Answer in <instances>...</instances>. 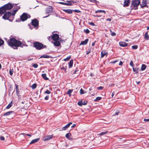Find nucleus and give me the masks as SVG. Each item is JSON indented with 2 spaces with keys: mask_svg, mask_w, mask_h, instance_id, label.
<instances>
[{
  "mask_svg": "<svg viewBox=\"0 0 149 149\" xmlns=\"http://www.w3.org/2000/svg\"><path fill=\"white\" fill-rule=\"evenodd\" d=\"M103 13L105 14L106 13V12H105V11H104V10H96L95 12V13Z\"/></svg>",
  "mask_w": 149,
  "mask_h": 149,
  "instance_id": "28",
  "label": "nucleus"
},
{
  "mask_svg": "<svg viewBox=\"0 0 149 149\" xmlns=\"http://www.w3.org/2000/svg\"><path fill=\"white\" fill-rule=\"evenodd\" d=\"M15 90H16V93L18 94L19 93V92L18 91V86L17 85H15Z\"/></svg>",
  "mask_w": 149,
  "mask_h": 149,
  "instance_id": "31",
  "label": "nucleus"
},
{
  "mask_svg": "<svg viewBox=\"0 0 149 149\" xmlns=\"http://www.w3.org/2000/svg\"><path fill=\"white\" fill-rule=\"evenodd\" d=\"M54 41V42H53L52 43L54 44L55 46H59L60 45V42L58 40Z\"/></svg>",
  "mask_w": 149,
  "mask_h": 149,
  "instance_id": "17",
  "label": "nucleus"
},
{
  "mask_svg": "<svg viewBox=\"0 0 149 149\" xmlns=\"http://www.w3.org/2000/svg\"><path fill=\"white\" fill-rule=\"evenodd\" d=\"M82 104V101H79L77 103L80 106H81L82 105H83V104Z\"/></svg>",
  "mask_w": 149,
  "mask_h": 149,
  "instance_id": "34",
  "label": "nucleus"
},
{
  "mask_svg": "<svg viewBox=\"0 0 149 149\" xmlns=\"http://www.w3.org/2000/svg\"><path fill=\"white\" fill-rule=\"evenodd\" d=\"M33 66L35 68H36L38 67V65L37 64H34Z\"/></svg>",
  "mask_w": 149,
  "mask_h": 149,
  "instance_id": "46",
  "label": "nucleus"
},
{
  "mask_svg": "<svg viewBox=\"0 0 149 149\" xmlns=\"http://www.w3.org/2000/svg\"><path fill=\"white\" fill-rule=\"evenodd\" d=\"M3 41L2 40L0 39V46L2 45L3 44Z\"/></svg>",
  "mask_w": 149,
  "mask_h": 149,
  "instance_id": "39",
  "label": "nucleus"
},
{
  "mask_svg": "<svg viewBox=\"0 0 149 149\" xmlns=\"http://www.w3.org/2000/svg\"><path fill=\"white\" fill-rule=\"evenodd\" d=\"M68 128L67 126L65 125L62 128V129L63 130H66Z\"/></svg>",
  "mask_w": 149,
  "mask_h": 149,
  "instance_id": "47",
  "label": "nucleus"
},
{
  "mask_svg": "<svg viewBox=\"0 0 149 149\" xmlns=\"http://www.w3.org/2000/svg\"><path fill=\"white\" fill-rule=\"evenodd\" d=\"M73 90L70 89L68 91H67V94H68L70 97L71 96V93L72 92Z\"/></svg>",
  "mask_w": 149,
  "mask_h": 149,
  "instance_id": "27",
  "label": "nucleus"
},
{
  "mask_svg": "<svg viewBox=\"0 0 149 149\" xmlns=\"http://www.w3.org/2000/svg\"><path fill=\"white\" fill-rule=\"evenodd\" d=\"M87 102H88L86 101H84V102H82V104H83V105H85L87 104Z\"/></svg>",
  "mask_w": 149,
  "mask_h": 149,
  "instance_id": "45",
  "label": "nucleus"
},
{
  "mask_svg": "<svg viewBox=\"0 0 149 149\" xmlns=\"http://www.w3.org/2000/svg\"><path fill=\"white\" fill-rule=\"evenodd\" d=\"M89 24L92 26H94L95 25V24L93 22H91L89 23Z\"/></svg>",
  "mask_w": 149,
  "mask_h": 149,
  "instance_id": "55",
  "label": "nucleus"
},
{
  "mask_svg": "<svg viewBox=\"0 0 149 149\" xmlns=\"http://www.w3.org/2000/svg\"><path fill=\"white\" fill-rule=\"evenodd\" d=\"M133 70L134 72H138V69L136 68H133Z\"/></svg>",
  "mask_w": 149,
  "mask_h": 149,
  "instance_id": "43",
  "label": "nucleus"
},
{
  "mask_svg": "<svg viewBox=\"0 0 149 149\" xmlns=\"http://www.w3.org/2000/svg\"><path fill=\"white\" fill-rule=\"evenodd\" d=\"M33 46L38 50H40L42 48H46V46L44 45L42 43L38 42H35L33 43Z\"/></svg>",
  "mask_w": 149,
  "mask_h": 149,
  "instance_id": "3",
  "label": "nucleus"
},
{
  "mask_svg": "<svg viewBox=\"0 0 149 149\" xmlns=\"http://www.w3.org/2000/svg\"><path fill=\"white\" fill-rule=\"evenodd\" d=\"M13 112V111H10L7 112L3 114V116H7L9 115L10 114L12 113Z\"/></svg>",
  "mask_w": 149,
  "mask_h": 149,
  "instance_id": "22",
  "label": "nucleus"
},
{
  "mask_svg": "<svg viewBox=\"0 0 149 149\" xmlns=\"http://www.w3.org/2000/svg\"><path fill=\"white\" fill-rule=\"evenodd\" d=\"M130 64L132 67H133V66H134V63L133 61H131Z\"/></svg>",
  "mask_w": 149,
  "mask_h": 149,
  "instance_id": "48",
  "label": "nucleus"
},
{
  "mask_svg": "<svg viewBox=\"0 0 149 149\" xmlns=\"http://www.w3.org/2000/svg\"><path fill=\"white\" fill-rule=\"evenodd\" d=\"M37 86V84H33L31 88L33 89H35L36 88Z\"/></svg>",
  "mask_w": 149,
  "mask_h": 149,
  "instance_id": "32",
  "label": "nucleus"
},
{
  "mask_svg": "<svg viewBox=\"0 0 149 149\" xmlns=\"http://www.w3.org/2000/svg\"><path fill=\"white\" fill-rule=\"evenodd\" d=\"M103 88V87L102 86H100L99 87H97V89L98 90H101Z\"/></svg>",
  "mask_w": 149,
  "mask_h": 149,
  "instance_id": "50",
  "label": "nucleus"
},
{
  "mask_svg": "<svg viewBox=\"0 0 149 149\" xmlns=\"http://www.w3.org/2000/svg\"><path fill=\"white\" fill-rule=\"evenodd\" d=\"M32 25L35 27L37 26L38 25V21L36 19H34L32 21Z\"/></svg>",
  "mask_w": 149,
  "mask_h": 149,
  "instance_id": "9",
  "label": "nucleus"
},
{
  "mask_svg": "<svg viewBox=\"0 0 149 149\" xmlns=\"http://www.w3.org/2000/svg\"><path fill=\"white\" fill-rule=\"evenodd\" d=\"M53 137V135H47L44 137L42 139L44 141H46L50 140L52 139Z\"/></svg>",
  "mask_w": 149,
  "mask_h": 149,
  "instance_id": "8",
  "label": "nucleus"
},
{
  "mask_svg": "<svg viewBox=\"0 0 149 149\" xmlns=\"http://www.w3.org/2000/svg\"><path fill=\"white\" fill-rule=\"evenodd\" d=\"M132 48L133 49H136L138 48V46L137 45H135L132 46Z\"/></svg>",
  "mask_w": 149,
  "mask_h": 149,
  "instance_id": "36",
  "label": "nucleus"
},
{
  "mask_svg": "<svg viewBox=\"0 0 149 149\" xmlns=\"http://www.w3.org/2000/svg\"><path fill=\"white\" fill-rule=\"evenodd\" d=\"M130 3V0H125L124 2V6H127L129 5V4Z\"/></svg>",
  "mask_w": 149,
  "mask_h": 149,
  "instance_id": "15",
  "label": "nucleus"
},
{
  "mask_svg": "<svg viewBox=\"0 0 149 149\" xmlns=\"http://www.w3.org/2000/svg\"><path fill=\"white\" fill-rule=\"evenodd\" d=\"M50 56L49 55H43L41 56L40 57V58H49L50 57Z\"/></svg>",
  "mask_w": 149,
  "mask_h": 149,
  "instance_id": "24",
  "label": "nucleus"
},
{
  "mask_svg": "<svg viewBox=\"0 0 149 149\" xmlns=\"http://www.w3.org/2000/svg\"><path fill=\"white\" fill-rule=\"evenodd\" d=\"M74 12L77 13H79L80 12V11L79 10H73Z\"/></svg>",
  "mask_w": 149,
  "mask_h": 149,
  "instance_id": "57",
  "label": "nucleus"
},
{
  "mask_svg": "<svg viewBox=\"0 0 149 149\" xmlns=\"http://www.w3.org/2000/svg\"><path fill=\"white\" fill-rule=\"evenodd\" d=\"M63 10L65 12L69 14H72L73 12V10L70 9H63Z\"/></svg>",
  "mask_w": 149,
  "mask_h": 149,
  "instance_id": "13",
  "label": "nucleus"
},
{
  "mask_svg": "<svg viewBox=\"0 0 149 149\" xmlns=\"http://www.w3.org/2000/svg\"><path fill=\"white\" fill-rule=\"evenodd\" d=\"M40 139L39 138H37L35 139H34L29 144H32L34 143H35L38 141Z\"/></svg>",
  "mask_w": 149,
  "mask_h": 149,
  "instance_id": "18",
  "label": "nucleus"
},
{
  "mask_svg": "<svg viewBox=\"0 0 149 149\" xmlns=\"http://www.w3.org/2000/svg\"><path fill=\"white\" fill-rule=\"evenodd\" d=\"M52 39L54 41L58 40L59 38V36L57 34H53L52 36Z\"/></svg>",
  "mask_w": 149,
  "mask_h": 149,
  "instance_id": "10",
  "label": "nucleus"
},
{
  "mask_svg": "<svg viewBox=\"0 0 149 149\" xmlns=\"http://www.w3.org/2000/svg\"><path fill=\"white\" fill-rule=\"evenodd\" d=\"M144 121L145 122H149V118L148 119H144Z\"/></svg>",
  "mask_w": 149,
  "mask_h": 149,
  "instance_id": "53",
  "label": "nucleus"
},
{
  "mask_svg": "<svg viewBox=\"0 0 149 149\" xmlns=\"http://www.w3.org/2000/svg\"><path fill=\"white\" fill-rule=\"evenodd\" d=\"M144 38L147 40H149V36L148 35V32H147L145 33L144 36Z\"/></svg>",
  "mask_w": 149,
  "mask_h": 149,
  "instance_id": "25",
  "label": "nucleus"
},
{
  "mask_svg": "<svg viewBox=\"0 0 149 149\" xmlns=\"http://www.w3.org/2000/svg\"><path fill=\"white\" fill-rule=\"evenodd\" d=\"M107 20L110 22L111 21V18H109L107 19Z\"/></svg>",
  "mask_w": 149,
  "mask_h": 149,
  "instance_id": "60",
  "label": "nucleus"
},
{
  "mask_svg": "<svg viewBox=\"0 0 149 149\" xmlns=\"http://www.w3.org/2000/svg\"><path fill=\"white\" fill-rule=\"evenodd\" d=\"M84 31L86 33H88L90 32L89 31L88 29L84 30Z\"/></svg>",
  "mask_w": 149,
  "mask_h": 149,
  "instance_id": "40",
  "label": "nucleus"
},
{
  "mask_svg": "<svg viewBox=\"0 0 149 149\" xmlns=\"http://www.w3.org/2000/svg\"><path fill=\"white\" fill-rule=\"evenodd\" d=\"M42 76L43 78L45 80H48L49 79V78L47 77L46 74H42Z\"/></svg>",
  "mask_w": 149,
  "mask_h": 149,
  "instance_id": "23",
  "label": "nucleus"
},
{
  "mask_svg": "<svg viewBox=\"0 0 149 149\" xmlns=\"http://www.w3.org/2000/svg\"><path fill=\"white\" fill-rule=\"evenodd\" d=\"M20 135H26V136H29V137H31V135L30 134H26L25 133H22V134H20Z\"/></svg>",
  "mask_w": 149,
  "mask_h": 149,
  "instance_id": "41",
  "label": "nucleus"
},
{
  "mask_svg": "<svg viewBox=\"0 0 149 149\" xmlns=\"http://www.w3.org/2000/svg\"><path fill=\"white\" fill-rule=\"evenodd\" d=\"M107 133V132H102L99 134V135H103L106 134Z\"/></svg>",
  "mask_w": 149,
  "mask_h": 149,
  "instance_id": "37",
  "label": "nucleus"
},
{
  "mask_svg": "<svg viewBox=\"0 0 149 149\" xmlns=\"http://www.w3.org/2000/svg\"><path fill=\"white\" fill-rule=\"evenodd\" d=\"M76 126V125L74 124L72 125L71 126V127L72 128V127H75Z\"/></svg>",
  "mask_w": 149,
  "mask_h": 149,
  "instance_id": "61",
  "label": "nucleus"
},
{
  "mask_svg": "<svg viewBox=\"0 0 149 149\" xmlns=\"http://www.w3.org/2000/svg\"><path fill=\"white\" fill-rule=\"evenodd\" d=\"M13 70L10 69L9 70V74L11 75H12L13 73Z\"/></svg>",
  "mask_w": 149,
  "mask_h": 149,
  "instance_id": "38",
  "label": "nucleus"
},
{
  "mask_svg": "<svg viewBox=\"0 0 149 149\" xmlns=\"http://www.w3.org/2000/svg\"><path fill=\"white\" fill-rule=\"evenodd\" d=\"M102 99V97H96V99H95L94 100L95 101L97 102L98 101Z\"/></svg>",
  "mask_w": 149,
  "mask_h": 149,
  "instance_id": "30",
  "label": "nucleus"
},
{
  "mask_svg": "<svg viewBox=\"0 0 149 149\" xmlns=\"http://www.w3.org/2000/svg\"><path fill=\"white\" fill-rule=\"evenodd\" d=\"M51 93V92L48 90H47L45 92V93L47 94H49Z\"/></svg>",
  "mask_w": 149,
  "mask_h": 149,
  "instance_id": "44",
  "label": "nucleus"
},
{
  "mask_svg": "<svg viewBox=\"0 0 149 149\" xmlns=\"http://www.w3.org/2000/svg\"><path fill=\"white\" fill-rule=\"evenodd\" d=\"M95 42H93L92 44V46H94V45H95Z\"/></svg>",
  "mask_w": 149,
  "mask_h": 149,
  "instance_id": "62",
  "label": "nucleus"
},
{
  "mask_svg": "<svg viewBox=\"0 0 149 149\" xmlns=\"http://www.w3.org/2000/svg\"><path fill=\"white\" fill-rule=\"evenodd\" d=\"M90 51H88L86 52V54H88L90 53Z\"/></svg>",
  "mask_w": 149,
  "mask_h": 149,
  "instance_id": "63",
  "label": "nucleus"
},
{
  "mask_svg": "<svg viewBox=\"0 0 149 149\" xmlns=\"http://www.w3.org/2000/svg\"><path fill=\"white\" fill-rule=\"evenodd\" d=\"M140 2V0H133L132 3V6H134L135 9H137Z\"/></svg>",
  "mask_w": 149,
  "mask_h": 149,
  "instance_id": "4",
  "label": "nucleus"
},
{
  "mask_svg": "<svg viewBox=\"0 0 149 149\" xmlns=\"http://www.w3.org/2000/svg\"><path fill=\"white\" fill-rule=\"evenodd\" d=\"M71 136V134L70 133H68L66 134L65 137L68 139L71 140L72 138L70 137Z\"/></svg>",
  "mask_w": 149,
  "mask_h": 149,
  "instance_id": "21",
  "label": "nucleus"
},
{
  "mask_svg": "<svg viewBox=\"0 0 149 149\" xmlns=\"http://www.w3.org/2000/svg\"><path fill=\"white\" fill-rule=\"evenodd\" d=\"M30 17L29 15L27 14L26 13H24L20 16V19L22 21H24Z\"/></svg>",
  "mask_w": 149,
  "mask_h": 149,
  "instance_id": "7",
  "label": "nucleus"
},
{
  "mask_svg": "<svg viewBox=\"0 0 149 149\" xmlns=\"http://www.w3.org/2000/svg\"><path fill=\"white\" fill-rule=\"evenodd\" d=\"M0 139L1 140L4 141L5 140V138L3 136H1L0 137Z\"/></svg>",
  "mask_w": 149,
  "mask_h": 149,
  "instance_id": "49",
  "label": "nucleus"
},
{
  "mask_svg": "<svg viewBox=\"0 0 149 149\" xmlns=\"http://www.w3.org/2000/svg\"><path fill=\"white\" fill-rule=\"evenodd\" d=\"M71 56H69L67 57L66 58H65L64 59V61H66L69 60L71 58Z\"/></svg>",
  "mask_w": 149,
  "mask_h": 149,
  "instance_id": "29",
  "label": "nucleus"
},
{
  "mask_svg": "<svg viewBox=\"0 0 149 149\" xmlns=\"http://www.w3.org/2000/svg\"><path fill=\"white\" fill-rule=\"evenodd\" d=\"M49 96L47 95L45 97V100H48L49 99Z\"/></svg>",
  "mask_w": 149,
  "mask_h": 149,
  "instance_id": "54",
  "label": "nucleus"
},
{
  "mask_svg": "<svg viewBox=\"0 0 149 149\" xmlns=\"http://www.w3.org/2000/svg\"><path fill=\"white\" fill-rule=\"evenodd\" d=\"M13 8L12 4L10 3H8L5 5L1 8H0V14H3L6 10L11 9Z\"/></svg>",
  "mask_w": 149,
  "mask_h": 149,
  "instance_id": "2",
  "label": "nucleus"
},
{
  "mask_svg": "<svg viewBox=\"0 0 149 149\" xmlns=\"http://www.w3.org/2000/svg\"><path fill=\"white\" fill-rule=\"evenodd\" d=\"M58 3L60 4H62V5H64L65 4V3H64V2H58Z\"/></svg>",
  "mask_w": 149,
  "mask_h": 149,
  "instance_id": "59",
  "label": "nucleus"
},
{
  "mask_svg": "<svg viewBox=\"0 0 149 149\" xmlns=\"http://www.w3.org/2000/svg\"><path fill=\"white\" fill-rule=\"evenodd\" d=\"M73 65V60H71L69 63V68H70L72 67Z\"/></svg>",
  "mask_w": 149,
  "mask_h": 149,
  "instance_id": "20",
  "label": "nucleus"
},
{
  "mask_svg": "<svg viewBox=\"0 0 149 149\" xmlns=\"http://www.w3.org/2000/svg\"><path fill=\"white\" fill-rule=\"evenodd\" d=\"M119 113V112L117 110L116 112V115H118Z\"/></svg>",
  "mask_w": 149,
  "mask_h": 149,
  "instance_id": "52",
  "label": "nucleus"
},
{
  "mask_svg": "<svg viewBox=\"0 0 149 149\" xmlns=\"http://www.w3.org/2000/svg\"><path fill=\"white\" fill-rule=\"evenodd\" d=\"M45 10L46 14H48V15L47 16H44V18L48 17L49 15V14L51 13H52V8L51 6H49Z\"/></svg>",
  "mask_w": 149,
  "mask_h": 149,
  "instance_id": "6",
  "label": "nucleus"
},
{
  "mask_svg": "<svg viewBox=\"0 0 149 149\" xmlns=\"http://www.w3.org/2000/svg\"><path fill=\"white\" fill-rule=\"evenodd\" d=\"M115 93H114V92H113L112 93V97H113V95H114Z\"/></svg>",
  "mask_w": 149,
  "mask_h": 149,
  "instance_id": "64",
  "label": "nucleus"
},
{
  "mask_svg": "<svg viewBox=\"0 0 149 149\" xmlns=\"http://www.w3.org/2000/svg\"><path fill=\"white\" fill-rule=\"evenodd\" d=\"M9 46L14 49H17V47L20 46L22 44L21 41L16 40L14 38H11L7 41Z\"/></svg>",
  "mask_w": 149,
  "mask_h": 149,
  "instance_id": "1",
  "label": "nucleus"
},
{
  "mask_svg": "<svg viewBox=\"0 0 149 149\" xmlns=\"http://www.w3.org/2000/svg\"><path fill=\"white\" fill-rule=\"evenodd\" d=\"M72 124V122H69L66 125L67 127L68 128L70 126V125Z\"/></svg>",
  "mask_w": 149,
  "mask_h": 149,
  "instance_id": "42",
  "label": "nucleus"
},
{
  "mask_svg": "<svg viewBox=\"0 0 149 149\" xmlns=\"http://www.w3.org/2000/svg\"><path fill=\"white\" fill-rule=\"evenodd\" d=\"M123 64V63L122 61H120V63H119V65H122Z\"/></svg>",
  "mask_w": 149,
  "mask_h": 149,
  "instance_id": "58",
  "label": "nucleus"
},
{
  "mask_svg": "<svg viewBox=\"0 0 149 149\" xmlns=\"http://www.w3.org/2000/svg\"><path fill=\"white\" fill-rule=\"evenodd\" d=\"M111 35L112 36H115L116 35V34L114 32H111Z\"/></svg>",
  "mask_w": 149,
  "mask_h": 149,
  "instance_id": "51",
  "label": "nucleus"
},
{
  "mask_svg": "<svg viewBox=\"0 0 149 149\" xmlns=\"http://www.w3.org/2000/svg\"><path fill=\"white\" fill-rule=\"evenodd\" d=\"M11 13L10 12H7L5 13L2 18L5 20L8 19L9 21L10 19H12L11 17Z\"/></svg>",
  "mask_w": 149,
  "mask_h": 149,
  "instance_id": "5",
  "label": "nucleus"
},
{
  "mask_svg": "<svg viewBox=\"0 0 149 149\" xmlns=\"http://www.w3.org/2000/svg\"><path fill=\"white\" fill-rule=\"evenodd\" d=\"M146 68V66L144 64H142L141 67V70L142 71L145 70Z\"/></svg>",
  "mask_w": 149,
  "mask_h": 149,
  "instance_id": "26",
  "label": "nucleus"
},
{
  "mask_svg": "<svg viewBox=\"0 0 149 149\" xmlns=\"http://www.w3.org/2000/svg\"><path fill=\"white\" fill-rule=\"evenodd\" d=\"M88 41V39H86L85 40L81 41L80 43L81 45H85L87 44Z\"/></svg>",
  "mask_w": 149,
  "mask_h": 149,
  "instance_id": "19",
  "label": "nucleus"
},
{
  "mask_svg": "<svg viewBox=\"0 0 149 149\" xmlns=\"http://www.w3.org/2000/svg\"><path fill=\"white\" fill-rule=\"evenodd\" d=\"M108 54V53L105 50H103L101 52V57L103 58L104 56L106 55V56Z\"/></svg>",
  "mask_w": 149,
  "mask_h": 149,
  "instance_id": "12",
  "label": "nucleus"
},
{
  "mask_svg": "<svg viewBox=\"0 0 149 149\" xmlns=\"http://www.w3.org/2000/svg\"><path fill=\"white\" fill-rule=\"evenodd\" d=\"M119 44L120 45V46L122 47H126L127 45V43L125 42H119Z\"/></svg>",
  "mask_w": 149,
  "mask_h": 149,
  "instance_id": "16",
  "label": "nucleus"
},
{
  "mask_svg": "<svg viewBox=\"0 0 149 149\" xmlns=\"http://www.w3.org/2000/svg\"><path fill=\"white\" fill-rule=\"evenodd\" d=\"M93 16L95 17H100L101 16H102V15H93Z\"/></svg>",
  "mask_w": 149,
  "mask_h": 149,
  "instance_id": "56",
  "label": "nucleus"
},
{
  "mask_svg": "<svg viewBox=\"0 0 149 149\" xmlns=\"http://www.w3.org/2000/svg\"><path fill=\"white\" fill-rule=\"evenodd\" d=\"M17 11V10H13V11L12 12V14H11V17H12V19H9V21H12L13 20V19L14 18V16L15 15V14L16 13Z\"/></svg>",
  "mask_w": 149,
  "mask_h": 149,
  "instance_id": "11",
  "label": "nucleus"
},
{
  "mask_svg": "<svg viewBox=\"0 0 149 149\" xmlns=\"http://www.w3.org/2000/svg\"><path fill=\"white\" fill-rule=\"evenodd\" d=\"M142 8H143L146 7L147 6L146 5V0H143L142 3L140 5Z\"/></svg>",
  "mask_w": 149,
  "mask_h": 149,
  "instance_id": "14",
  "label": "nucleus"
},
{
  "mask_svg": "<svg viewBox=\"0 0 149 149\" xmlns=\"http://www.w3.org/2000/svg\"><path fill=\"white\" fill-rule=\"evenodd\" d=\"M12 106L11 103H9L8 105L7 106L6 108L7 109H9Z\"/></svg>",
  "mask_w": 149,
  "mask_h": 149,
  "instance_id": "35",
  "label": "nucleus"
},
{
  "mask_svg": "<svg viewBox=\"0 0 149 149\" xmlns=\"http://www.w3.org/2000/svg\"><path fill=\"white\" fill-rule=\"evenodd\" d=\"M85 93V92H84V90H83L82 88H81L80 91V94L81 95L83 94H84Z\"/></svg>",
  "mask_w": 149,
  "mask_h": 149,
  "instance_id": "33",
  "label": "nucleus"
}]
</instances>
